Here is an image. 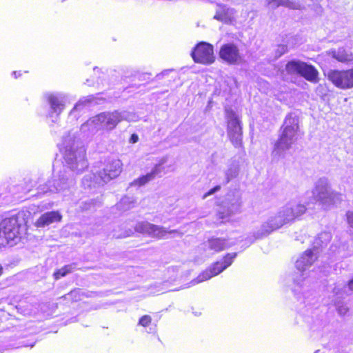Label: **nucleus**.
I'll return each instance as SVG.
<instances>
[{"label": "nucleus", "mask_w": 353, "mask_h": 353, "mask_svg": "<svg viewBox=\"0 0 353 353\" xmlns=\"http://www.w3.org/2000/svg\"><path fill=\"white\" fill-rule=\"evenodd\" d=\"M306 210L305 205L296 201H290L280 209L281 213L288 223L299 219L306 212Z\"/></svg>", "instance_id": "16"}, {"label": "nucleus", "mask_w": 353, "mask_h": 353, "mask_svg": "<svg viewBox=\"0 0 353 353\" xmlns=\"http://www.w3.org/2000/svg\"><path fill=\"white\" fill-rule=\"evenodd\" d=\"M138 139V136L135 134H133L130 137V141L133 143L137 142Z\"/></svg>", "instance_id": "39"}, {"label": "nucleus", "mask_w": 353, "mask_h": 353, "mask_svg": "<svg viewBox=\"0 0 353 353\" xmlns=\"http://www.w3.org/2000/svg\"><path fill=\"white\" fill-rule=\"evenodd\" d=\"M326 76L339 88L345 90L353 88V68L342 71L331 70Z\"/></svg>", "instance_id": "12"}, {"label": "nucleus", "mask_w": 353, "mask_h": 353, "mask_svg": "<svg viewBox=\"0 0 353 353\" xmlns=\"http://www.w3.org/2000/svg\"><path fill=\"white\" fill-rule=\"evenodd\" d=\"M287 223H288L279 210L276 215L270 216L261 225L260 229L254 233V239L263 238Z\"/></svg>", "instance_id": "13"}, {"label": "nucleus", "mask_w": 353, "mask_h": 353, "mask_svg": "<svg viewBox=\"0 0 353 353\" xmlns=\"http://www.w3.org/2000/svg\"><path fill=\"white\" fill-rule=\"evenodd\" d=\"M327 54L339 62H347L352 59L351 54H349L343 48L330 50L327 52Z\"/></svg>", "instance_id": "25"}, {"label": "nucleus", "mask_w": 353, "mask_h": 353, "mask_svg": "<svg viewBox=\"0 0 353 353\" xmlns=\"http://www.w3.org/2000/svg\"><path fill=\"white\" fill-rule=\"evenodd\" d=\"M17 73H18V72H17V71L13 72V74L14 75V77H15V78H17V76H18V74H17Z\"/></svg>", "instance_id": "41"}, {"label": "nucleus", "mask_w": 353, "mask_h": 353, "mask_svg": "<svg viewBox=\"0 0 353 353\" xmlns=\"http://www.w3.org/2000/svg\"><path fill=\"white\" fill-rule=\"evenodd\" d=\"M134 230L143 234L148 235L152 238L166 239L168 234H176L181 237L183 234L176 230H168L165 228L150 223L148 221L138 222Z\"/></svg>", "instance_id": "8"}, {"label": "nucleus", "mask_w": 353, "mask_h": 353, "mask_svg": "<svg viewBox=\"0 0 353 353\" xmlns=\"http://www.w3.org/2000/svg\"><path fill=\"white\" fill-rule=\"evenodd\" d=\"M61 215L55 211L48 212L42 214L37 221L36 225L37 227H45L52 223L60 221Z\"/></svg>", "instance_id": "22"}, {"label": "nucleus", "mask_w": 353, "mask_h": 353, "mask_svg": "<svg viewBox=\"0 0 353 353\" xmlns=\"http://www.w3.org/2000/svg\"><path fill=\"white\" fill-rule=\"evenodd\" d=\"M288 51V46L284 44L278 45L275 50V57L279 58Z\"/></svg>", "instance_id": "31"}, {"label": "nucleus", "mask_w": 353, "mask_h": 353, "mask_svg": "<svg viewBox=\"0 0 353 353\" xmlns=\"http://www.w3.org/2000/svg\"><path fill=\"white\" fill-rule=\"evenodd\" d=\"M236 255L237 254L236 252L227 254L222 261L214 263L209 269H207L200 274L192 283L194 285L203 282L222 272L232 263Z\"/></svg>", "instance_id": "10"}, {"label": "nucleus", "mask_w": 353, "mask_h": 353, "mask_svg": "<svg viewBox=\"0 0 353 353\" xmlns=\"http://www.w3.org/2000/svg\"><path fill=\"white\" fill-rule=\"evenodd\" d=\"M242 199L240 192L233 190L228 192L222 201L219 216L220 219H225L241 212Z\"/></svg>", "instance_id": "6"}, {"label": "nucleus", "mask_w": 353, "mask_h": 353, "mask_svg": "<svg viewBox=\"0 0 353 353\" xmlns=\"http://www.w3.org/2000/svg\"><path fill=\"white\" fill-rule=\"evenodd\" d=\"M17 73H18V72H17V71L13 72V74L14 75V77H15V78H17V76H18V74H17Z\"/></svg>", "instance_id": "42"}, {"label": "nucleus", "mask_w": 353, "mask_h": 353, "mask_svg": "<svg viewBox=\"0 0 353 353\" xmlns=\"http://www.w3.org/2000/svg\"><path fill=\"white\" fill-rule=\"evenodd\" d=\"M46 98L51 108L50 117H52L53 113H55L57 115L60 114L65 108L66 102L65 95L62 93H51L47 94Z\"/></svg>", "instance_id": "17"}, {"label": "nucleus", "mask_w": 353, "mask_h": 353, "mask_svg": "<svg viewBox=\"0 0 353 353\" xmlns=\"http://www.w3.org/2000/svg\"><path fill=\"white\" fill-rule=\"evenodd\" d=\"M63 144V159L67 167H63L52 180L40 185V192H49L67 195L75 185L74 174H79L88 168L85 151L82 147H79L73 137H64Z\"/></svg>", "instance_id": "1"}, {"label": "nucleus", "mask_w": 353, "mask_h": 353, "mask_svg": "<svg viewBox=\"0 0 353 353\" xmlns=\"http://www.w3.org/2000/svg\"><path fill=\"white\" fill-rule=\"evenodd\" d=\"M266 5L271 9L275 10L279 6H283L292 10H301L304 6L299 1L291 0H265Z\"/></svg>", "instance_id": "20"}, {"label": "nucleus", "mask_w": 353, "mask_h": 353, "mask_svg": "<svg viewBox=\"0 0 353 353\" xmlns=\"http://www.w3.org/2000/svg\"><path fill=\"white\" fill-rule=\"evenodd\" d=\"M194 62L204 65H210L214 62V47L210 43L199 42L191 52Z\"/></svg>", "instance_id": "11"}, {"label": "nucleus", "mask_w": 353, "mask_h": 353, "mask_svg": "<svg viewBox=\"0 0 353 353\" xmlns=\"http://www.w3.org/2000/svg\"><path fill=\"white\" fill-rule=\"evenodd\" d=\"M228 121V135L235 148L242 147V127L238 114L232 110L225 109Z\"/></svg>", "instance_id": "7"}, {"label": "nucleus", "mask_w": 353, "mask_h": 353, "mask_svg": "<svg viewBox=\"0 0 353 353\" xmlns=\"http://www.w3.org/2000/svg\"><path fill=\"white\" fill-rule=\"evenodd\" d=\"M300 123L299 115L296 112L286 115L279 131V138L274 143L273 154H283L297 142L301 135Z\"/></svg>", "instance_id": "2"}, {"label": "nucleus", "mask_w": 353, "mask_h": 353, "mask_svg": "<svg viewBox=\"0 0 353 353\" xmlns=\"http://www.w3.org/2000/svg\"><path fill=\"white\" fill-rule=\"evenodd\" d=\"M285 70L290 74H300L310 82L318 81V71L314 67L300 61H289L285 65Z\"/></svg>", "instance_id": "9"}, {"label": "nucleus", "mask_w": 353, "mask_h": 353, "mask_svg": "<svg viewBox=\"0 0 353 353\" xmlns=\"http://www.w3.org/2000/svg\"><path fill=\"white\" fill-rule=\"evenodd\" d=\"M137 201L133 197L124 196L117 203V208L121 212H126L134 208Z\"/></svg>", "instance_id": "26"}, {"label": "nucleus", "mask_w": 353, "mask_h": 353, "mask_svg": "<svg viewBox=\"0 0 353 353\" xmlns=\"http://www.w3.org/2000/svg\"><path fill=\"white\" fill-rule=\"evenodd\" d=\"M300 276L301 277V279H298L297 276L294 278V283H296L297 285H301V282L305 279V277H303V274H300Z\"/></svg>", "instance_id": "38"}, {"label": "nucleus", "mask_w": 353, "mask_h": 353, "mask_svg": "<svg viewBox=\"0 0 353 353\" xmlns=\"http://www.w3.org/2000/svg\"><path fill=\"white\" fill-rule=\"evenodd\" d=\"M334 292L336 294H339V290L338 288H335L334 289Z\"/></svg>", "instance_id": "40"}, {"label": "nucleus", "mask_w": 353, "mask_h": 353, "mask_svg": "<svg viewBox=\"0 0 353 353\" xmlns=\"http://www.w3.org/2000/svg\"><path fill=\"white\" fill-rule=\"evenodd\" d=\"M92 101V97H84V98L80 99L79 101V102L75 105V106L74 107L72 112L74 110H80L83 109V108H84L87 104H89L90 103H91Z\"/></svg>", "instance_id": "30"}, {"label": "nucleus", "mask_w": 353, "mask_h": 353, "mask_svg": "<svg viewBox=\"0 0 353 353\" xmlns=\"http://www.w3.org/2000/svg\"><path fill=\"white\" fill-rule=\"evenodd\" d=\"M316 259L317 252L312 250H307L296 260L295 263L296 268L301 274L311 266Z\"/></svg>", "instance_id": "19"}, {"label": "nucleus", "mask_w": 353, "mask_h": 353, "mask_svg": "<svg viewBox=\"0 0 353 353\" xmlns=\"http://www.w3.org/2000/svg\"><path fill=\"white\" fill-rule=\"evenodd\" d=\"M98 178V174L89 173L84 176L82 180V185L85 189H91L96 187V185H101L104 183H97L96 181Z\"/></svg>", "instance_id": "28"}, {"label": "nucleus", "mask_w": 353, "mask_h": 353, "mask_svg": "<svg viewBox=\"0 0 353 353\" xmlns=\"http://www.w3.org/2000/svg\"><path fill=\"white\" fill-rule=\"evenodd\" d=\"M239 172V168L237 163H231L228 168L225 171V179L223 180V184H228L231 180L236 178Z\"/></svg>", "instance_id": "27"}, {"label": "nucleus", "mask_w": 353, "mask_h": 353, "mask_svg": "<svg viewBox=\"0 0 353 353\" xmlns=\"http://www.w3.org/2000/svg\"><path fill=\"white\" fill-rule=\"evenodd\" d=\"M332 239V234L329 232H323L320 233L314 239L313 243V249L314 252L318 253L317 250L326 246Z\"/></svg>", "instance_id": "24"}, {"label": "nucleus", "mask_w": 353, "mask_h": 353, "mask_svg": "<svg viewBox=\"0 0 353 353\" xmlns=\"http://www.w3.org/2000/svg\"><path fill=\"white\" fill-rule=\"evenodd\" d=\"M234 242L229 243L228 240L221 238H212L209 239L206 243V246L215 252H219L225 249H228L233 245Z\"/></svg>", "instance_id": "21"}, {"label": "nucleus", "mask_w": 353, "mask_h": 353, "mask_svg": "<svg viewBox=\"0 0 353 353\" xmlns=\"http://www.w3.org/2000/svg\"><path fill=\"white\" fill-rule=\"evenodd\" d=\"M122 163L119 159H113L108 162L103 170L98 173L96 181L99 183H106L117 178L121 172Z\"/></svg>", "instance_id": "14"}, {"label": "nucleus", "mask_w": 353, "mask_h": 353, "mask_svg": "<svg viewBox=\"0 0 353 353\" xmlns=\"http://www.w3.org/2000/svg\"><path fill=\"white\" fill-rule=\"evenodd\" d=\"M133 115L123 111L104 112L88 120L81 127L83 132L94 133L99 129L112 130L122 120H132Z\"/></svg>", "instance_id": "3"}, {"label": "nucleus", "mask_w": 353, "mask_h": 353, "mask_svg": "<svg viewBox=\"0 0 353 353\" xmlns=\"http://www.w3.org/2000/svg\"><path fill=\"white\" fill-rule=\"evenodd\" d=\"M219 57L225 62L231 65H239L243 60L239 48L234 43L223 44L220 48Z\"/></svg>", "instance_id": "15"}, {"label": "nucleus", "mask_w": 353, "mask_h": 353, "mask_svg": "<svg viewBox=\"0 0 353 353\" xmlns=\"http://www.w3.org/2000/svg\"><path fill=\"white\" fill-rule=\"evenodd\" d=\"M129 235H130V234H125V235H123V237H126V236H129Z\"/></svg>", "instance_id": "44"}, {"label": "nucleus", "mask_w": 353, "mask_h": 353, "mask_svg": "<svg viewBox=\"0 0 353 353\" xmlns=\"http://www.w3.org/2000/svg\"><path fill=\"white\" fill-rule=\"evenodd\" d=\"M76 268V265L74 263L66 265L61 268V269L57 270L53 274V276L55 280H59L61 277L66 276L67 274L73 272V270Z\"/></svg>", "instance_id": "29"}, {"label": "nucleus", "mask_w": 353, "mask_h": 353, "mask_svg": "<svg viewBox=\"0 0 353 353\" xmlns=\"http://www.w3.org/2000/svg\"><path fill=\"white\" fill-rule=\"evenodd\" d=\"M221 190V185H216L214 188L210 189L208 192H207L203 196V199L207 198L208 196H210L215 192L219 191Z\"/></svg>", "instance_id": "35"}, {"label": "nucleus", "mask_w": 353, "mask_h": 353, "mask_svg": "<svg viewBox=\"0 0 353 353\" xmlns=\"http://www.w3.org/2000/svg\"><path fill=\"white\" fill-rule=\"evenodd\" d=\"M343 290L346 294H350L353 292V279L348 282L347 286L344 287Z\"/></svg>", "instance_id": "34"}, {"label": "nucleus", "mask_w": 353, "mask_h": 353, "mask_svg": "<svg viewBox=\"0 0 353 353\" xmlns=\"http://www.w3.org/2000/svg\"><path fill=\"white\" fill-rule=\"evenodd\" d=\"M161 172V168L160 165H157L153 170L147 174L142 176L137 179L134 180L133 182L130 183V185H138L141 186L149 181L153 180L157 176H158Z\"/></svg>", "instance_id": "23"}, {"label": "nucleus", "mask_w": 353, "mask_h": 353, "mask_svg": "<svg viewBox=\"0 0 353 353\" xmlns=\"http://www.w3.org/2000/svg\"><path fill=\"white\" fill-rule=\"evenodd\" d=\"M1 273H2V267H1V265H0V275L1 274Z\"/></svg>", "instance_id": "43"}, {"label": "nucleus", "mask_w": 353, "mask_h": 353, "mask_svg": "<svg viewBox=\"0 0 353 353\" xmlns=\"http://www.w3.org/2000/svg\"><path fill=\"white\" fill-rule=\"evenodd\" d=\"M349 311L348 307L345 304H341L338 305L337 307V312L339 315L341 316H345L347 314V313Z\"/></svg>", "instance_id": "32"}, {"label": "nucleus", "mask_w": 353, "mask_h": 353, "mask_svg": "<svg viewBox=\"0 0 353 353\" xmlns=\"http://www.w3.org/2000/svg\"><path fill=\"white\" fill-rule=\"evenodd\" d=\"M79 290H72L70 293L63 296V298L67 299V296H71V297H75L77 294H79Z\"/></svg>", "instance_id": "37"}, {"label": "nucleus", "mask_w": 353, "mask_h": 353, "mask_svg": "<svg viewBox=\"0 0 353 353\" xmlns=\"http://www.w3.org/2000/svg\"><path fill=\"white\" fill-rule=\"evenodd\" d=\"M26 230V221L23 212L5 219L0 225V245H16Z\"/></svg>", "instance_id": "4"}, {"label": "nucleus", "mask_w": 353, "mask_h": 353, "mask_svg": "<svg viewBox=\"0 0 353 353\" xmlns=\"http://www.w3.org/2000/svg\"><path fill=\"white\" fill-rule=\"evenodd\" d=\"M347 216V221L350 225V227L353 228V212H347L346 214Z\"/></svg>", "instance_id": "36"}, {"label": "nucleus", "mask_w": 353, "mask_h": 353, "mask_svg": "<svg viewBox=\"0 0 353 353\" xmlns=\"http://www.w3.org/2000/svg\"><path fill=\"white\" fill-rule=\"evenodd\" d=\"M234 13V8L223 3H216V12L213 18L224 23H229L232 21Z\"/></svg>", "instance_id": "18"}, {"label": "nucleus", "mask_w": 353, "mask_h": 353, "mask_svg": "<svg viewBox=\"0 0 353 353\" xmlns=\"http://www.w3.org/2000/svg\"><path fill=\"white\" fill-rule=\"evenodd\" d=\"M151 322V317L149 315H144L140 319L139 324L145 327L148 326Z\"/></svg>", "instance_id": "33"}, {"label": "nucleus", "mask_w": 353, "mask_h": 353, "mask_svg": "<svg viewBox=\"0 0 353 353\" xmlns=\"http://www.w3.org/2000/svg\"><path fill=\"white\" fill-rule=\"evenodd\" d=\"M313 197L325 209L337 205L343 200L341 194L332 190L325 178H321L316 183L312 191Z\"/></svg>", "instance_id": "5"}]
</instances>
